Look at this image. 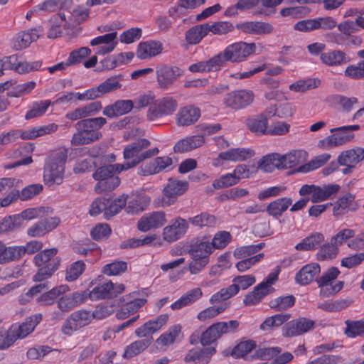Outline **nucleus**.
Returning <instances> with one entry per match:
<instances>
[{"mask_svg":"<svg viewBox=\"0 0 364 364\" xmlns=\"http://www.w3.org/2000/svg\"><path fill=\"white\" fill-rule=\"evenodd\" d=\"M107 123V119L99 117L84 119L75 124L77 132L71 139V144L80 146L91 144L102 137L100 129Z\"/></svg>","mask_w":364,"mask_h":364,"instance_id":"1","label":"nucleus"},{"mask_svg":"<svg viewBox=\"0 0 364 364\" xmlns=\"http://www.w3.org/2000/svg\"><path fill=\"white\" fill-rule=\"evenodd\" d=\"M58 249L53 247L37 253L33 262L38 267L37 272L33 277L34 282H43L51 277L59 268L61 258L57 256Z\"/></svg>","mask_w":364,"mask_h":364,"instance_id":"2","label":"nucleus"},{"mask_svg":"<svg viewBox=\"0 0 364 364\" xmlns=\"http://www.w3.org/2000/svg\"><path fill=\"white\" fill-rule=\"evenodd\" d=\"M87 11H77L73 10V12L68 11V15L65 12H59L53 15L50 21V28L47 33L48 38H56L62 36L63 34H68L63 31L66 28L80 24L88 17Z\"/></svg>","mask_w":364,"mask_h":364,"instance_id":"3","label":"nucleus"},{"mask_svg":"<svg viewBox=\"0 0 364 364\" xmlns=\"http://www.w3.org/2000/svg\"><path fill=\"white\" fill-rule=\"evenodd\" d=\"M128 169L126 162L124 164L106 165L97 168L92 174L93 178L98 181L95 186V189H99L100 192H102L116 188L120 183V179L118 176H114V174Z\"/></svg>","mask_w":364,"mask_h":364,"instance_id":"4","label":"nucleus"},{"mask_svg":"<svg viewBox=\"0 0 364 364\" xmlns=\"http://www.w3.org/2000/svg\"><path fill=\"white\" fill-rule=\"evenodd\" d=\"M58 126L54 123L39 127H33L26 131L11 130L6 133L0 134V144L6 145L15 141L18 137L23 140L34 139L38 136L55 132Z\"/></svg>","mask_w":364,"mask_h":364,"instance_id":"5","label":"nucleus"},{"mask_svg":"<svg viewBox=\"0 0 364 364\" xmlns=\"http://www.w3.org/2000/svg\"><path fill=\"white\" fill-rule=\"evenodd\" d=\"M238 327L239 322L237 320L215 323L201 333L199 342L203 346L215 343L224 334L236 332Z\"/></svg>","mask_w":364,"mask_h":364,"instance_id":"6","label":"nucleus"},{"mask_svg":"<svg viewBox=\"0 0 364 364\" xmlns=\"http://www.w3.org/2000/svg\"><path fill=\"white\" fill-rule=\"evenodd\" d=\"M178 108V102L172 96H165L157 100L149 107L146 113L148 120L157 122L172 115Z\"/></svg>","mask_w":364,"mask_h":364,"instance_id":"7","label":"nucleus"},{"mask_svg":"<svg viewBox=\"0 0 364 364\" xmlns=\"http://www.w3.org/2000/svg\"><path fill=\"white\" fill-rule=\"evenodd\" d=\"M340 274L337 267H332L329 268L318 279H316L318 287L320 288V296L322 297H328L339 292L343 287L344 282H337L334 285L332 284Z\"/></svg>","mask_w":364,"mask_h":364,"instance_id":"8","label":"nucleus"},{"mask_svg":"<svg viewBox=\"0 0 364 364\" xmlns=\"http://www.w3.org/2000/svg\"><path fill=\"white\" fill-rule=\"evenodd\" d=\"M255 50L256 46L254 43L240 41L228 46L223 50V54L228 62L240 63L246 60Z\"/></svg>","mask_w":364,"mask_h":364,"instance_id":"9","label":"nucleus"},{"mask_svg":"<svg viewBox=\"0 0 364 364\" xmlns=\"http://www.w3.org/2000/svg\"><path fill=\"white\" fill-rule=\"evenodd\" d=\"M93 318L90 311L78 310L73 312L65 320L61 328L63 334L70 336L73 331L87 326Z\"/></svg>","mask_w":364,"mask_h":364,"instance_id":"10","label":"nucleus"},{"mask_svg":"<svg viewBox=\"0 0 364 364\" xmlns=\"http://www.w3.org/2000/svg\"><path fill=\"white\" fill-rule=\"evenodd\" d=\"M315 327L313 320L305 317H300L285 323L282 328L284 337H294L304 334Z\"/></svg>","mask_w":364,"mask_h":364,"instance_id":"11","label":"nucleus"},{"mask_svg":"<svg viewBox=\"0 0 364 364\" xmlns=\"http://www.w3.org/2000/svg\"><path fill=\"white\" fill-rule=\"evenodd\" d=\"M125 289L122 284H114L111 281L100 284L89 293L92 300L112 299L122 294ZM88 296V294H87Z\"/></svg>","mask_w":364,"mask_h":364,"instance_id":"12","label":"nucleus"},{"mask_svg":"<svg viewBox=\"0 0 364 364\" xmlns=\"http://www.w3.org/2000/svg\"><path fill=\"white\" fill-rule=\"evenodd\" d=\"M156 73L159 87L168 90L174 85L182 71L176 66L162 65L156 68Z\"/></svg>","mask_w":364,"mask_h":364,"instance_id":"13","label":"nucleus"},{"mask_svg":"<svg viewBox=\"0 0 364 364\" xmlns=\"http://www.w3.org/2000/svg\"><path fill=\"white\" fill-rule=\"evenodd\" d=\"M330 132L333 134L320 140L319 146L324 148H332L344 144L354 137V134L348 131L345 126L331 129Z\"/></svg>","mask_w":364,"mask_h":364,"instance_id":"14","label":"nucleus"},{"mask_svg":"<svg viewBox=\"0 0 364 364\" xmlns=\"http://www.w3.org/2000/svg\"><path fill=\"white\" fill-rule=\"evenodd\" d=\"M254 99L252 92L240 90L226 95L224 102L227 107L234 109L244 108L250 105Z\"/></svg>","mask_w":364,"mask_h":364,"instance_id":"15","label":"nucleus"},{"mask_svg":"<svg viewBox=\"0 0 364 364\" xmlns=\"http://www.w3.org/2000/svg\"><path fill=\"white\" fill-rule=\"evenodd\" d=\"M211 236L205 235L196 237L191 240L189 244L188 253L191 257H204L210 259V255L213 252L210 245Z\"/></svg>","mask_w":364,"mask_h":364,"instance_id":"16","label":"nucleus"},{"mask_svg":"<svg viewBox=\"0 0 364 364\" xmlns=\"http://www.w3.org/2000/svg\"><path fill=\"white\" fill-rule=\"evenodd\" d=\"M188 228V223L185 219L178 217L171 223L164 228L163 231L164 240L173 242L182 237Z\"/></svg>","mask_w":364,"mask_h":364,"instance_id":"17","label":"nucleus"},{"mask_svg":"<svg viewBox=\"0 0 364 364\" xmlns=\"http://www.w3.org/2000/svg\"><path fill=\"white\" fill-rule=\"evenodd\" d=\"M60 222L58 217H50L41 220L27 230V235L31 237H42L57 228Z\"/></svg>","mask_w":364,"mask_h":364,"instance_id":"18","label":"nucleus"},{"mask_svg":"<svg viewBox=\"0 0 364 364\" xmlns=\"http://www.w3.org/2000/svg\"><path fill=\"white\" fill-rule=\"evenodd\" d=\"M173 164L171 157L164 156L155 158L153 161L142 164L139 168V174L141 176H149L159 173Z\"/></svg>","mask_w":364,"mask_h":364,"instance_id":"19","label":"nucleus"},{"mask_svg":"<svg viewBox=\"0 0 364 364\" xmlns=\"http://www.w3.org/2000/svg\"><path fill=\"white\" fill-rule=\"evenodd\" d=\"M235 27L245 33L257 36L270 34L274 31V27L272 24L263 21L240 23H237Z\"/></svg>","mask_w":364,"mask_h":364,"instance_id":"20","label":"nucleus"},{"mask_svg":"<svg viewBox=\"0 0 364 364\" xmlns=\"http://www.w3.org/2000/svg\"><path fill=\"white\" fill-rule=\"evenodd\" d=\"M166 222V215L163 211L153 212L144 215L137 223L138 229L141 232H147L151 229L163 226Z\"/></svg>","mask_w":364,"mask_h":364,"instance_id":"21","label":"nucleus"},{"mask_svg":"<svg viewBox=\"0 0 364 364\" xmlns=\"http://www.w3.org/2000/svg\"><path fill=\"white\" fill-rule=\"evenodd\" d=\"M216 352L215 347L191 349L184 358V361L190 364H208Z\"/></svg>","mask_w":364,"mask_h":364,"instance_id":"22","label":"nucleus"},{"mask_svg":"<svg viewBox=\"0 0 364 364\" xmlns=\"http://www.w3.org/2000/svg\"><path fill=\"white\" fill-rule=\"evenodd\" d=\"M164 49L162 43L158 41H147L139 43L136 56L141 60L149 59L161 53Z\"/></svg>","mask_w":364,"mask_h":364,"instance_id":"23","label":"nucleus"},{"mask_svg":"<svg viewBox=\"0 0 364 364\" xmlns=\"http://www.w3.org/2000/svg\"><path fill=\"white\" fill-rule=\"evenodd\" d=\"M168 319V314H161L156 318L149 320L141 326L137 328L135 330V334L136 336L141 338L151 336L153 333L161 329V327L167 323Z\"/></svg>","mask_w":364,"mask_h":364,"instance_id":"24","label":"nucleus"},{"mask_svg":"<svg viewBox=\"0 0 364 364\" xmlns=\"http://www.w3.org/2000/svg\"><path fill=\"white\" fill-rule=\"evenodd\" d=\"M87 298L86 291H75L70 295L60 297L58 301V307L62 312H68L85 302Z\"/></svg>","mask_w":364,"mask_h":364,"instance_id":"25","label":"nucleus"},{"mask_svg":"<svg viewBox=\"0 0 364 364\" xmlns=\"http://www.w3.org/2000/svg\"><path fill=\"white\" fill-rule=\"evenodd\" d=\"M321 272L318 263H310L304 265L295 275V282L301 286L309 284Z\"/></svg>","mask_w":364,"mask_h":364,"instance_id":"26","label":"nucleus"},{"mask_svg":"<svg viewBox=\"0 0 364 364\" xmlns=\"http://www.w3.org/2000/svg\"><path fill=\"white\" fill-rule=\"evenodd\" d=\"M134 108V102L130 100H121L106 106L103 114L109 118L117 117L129 113Z\"/></svg>","mask_w":364,"mask_h":364,"instance_id":"27","label":"nucleus"},{"mask_svg":"<svg viewBox=\"0 0 364 364\" xmlns=\"http://www.w3.org/2000/svg\"><path fill=\"white\" fill-rule=\"evenodd\" d=\"M320 60L326 66H340L350 62V57L343 50H332L321 53Z\"/></svg>","mask_w":364,"mask_h":364,"instance_id":"28","label":"nucleus"},{"mask_svg":"<svg viewBox=\"0 0 364 364\" xmlns=\"http://www.w3.org/2000/svg\"><path fill=\"white\" fill-rule=\"evenodd\" d=\"M177 116L178 125L189 126L198 121L200 116V110L193 105H188L181 108Z\"/></svg>","mask_w":364,"mask_h":364,"instance_id":"29","label":"nucleus"},{"mask_svg":"<svg viewBox=\"0 0 364 364\" xmlns=\"http://www.w3.org/2000/svg\"><path fill=\"white\" fill-rule=\"evenodd\" d=\"M65 168L55 162L47 161L44 168V180L48 183L60 184L63 182Z\"/></svg>","mask_w":364,"mask_h":364,"instance_id":"30","label":"nucleus"},{"mask_svg":"<svg viewBox=\"0 0 364 364\" xmlns=\"http://www.w3.org/2000/svg\"><path fill=\"white\" fill-rule=\"evenodd\" d=\"M149 145L150 141L148 139L144 138L139 139L124 148L123 151L124 158L126 160L132 159L130 162L137 161L141 151L148 148Z\"/></svg>","mask_w":364,"mask_h":364,"instance_id":"31","label":"nucleus"},{"mask_svg":"<svg viewBox=\"0 0 364 364\" xmlns=\"http://www.w3.org/2000/svg\"><path fill=\"white\" fill-rule=\"evenodd\" d=\"M363 160H364V149L361 147L342 151L338 156L340 165H353L355 167Z\"/></svg>","mask_w":364,"mask_h":364,"instance_id":"32","label":"nucleus"},{"mask_svg":"<svg viewBox=\"0 0 364 364\" xmlns=\"http://www.w3.org/2000/svg\"><path fill=\"white\" fill-rule=\"evenodd\" d=\"M204 144L203 136L194 135L179 140L174 146L173 150L176 153H183L196 149Z\"/></svg>","mask_w":364,"mask_h":364,"instance_id":"33","label":"nucleus"},{"mask_svg":"<svg viewBox=\"0 0 364 364\" xmlns=\"http://www.w3.org/2000/svg\"><path fill=\"white\" fill-rule=\"evenodd\" d=\"M69 290L67 285L55 287L50 290L43 293L36 298V303L41 306H50L53 304L56 299L61 294Z\"/></svg>","mask_w":364,"mask_h":364,"instance_id":"34","label":"nucleus"},{"mask_svg":"<svg viewBox=\"0 0 364 364\" xmlns=\"http://www.w3.org/2000/svg\"><path fill=\"white\" fill-rule=\"evenodd\" d=\"M209 32V23L196 25L186 32V40L188 44L196 45L199 43Z\"/></svg>","mask_w":364,"mask_h":364,"instance_id":"35","label":"nucleus"},{"mask_svg":"<svg viewBox=\"0 0 364 364\" xmlns=\"http://www.w3.org/2000/svg\"><path fill=\"white\" fill-rule=\"evenodd\" d=\"M203 296L202 290L200 288H195L188 291L177 301L173 303L171 306V309L178 310L185 306H189Z\"/></svg>","mask_w":364,"mask_h":364,"instance_id":"36","label":"nucleus"},{"mask_svg":"<svg viewBox=\"0 0 364 364\" xmlns=\"http://www.w3.org/2000/svg\"><path fill=\"white\" fill-rule=\"evenodd\" d=\"M292 203V199L288 197L278 198L271 202L266 208L269 215L279 218Z\"/></svg>","mask_w":364,"mask_h":364,"instance_id":"37","label":"nucleus"},{"mask_svg":"<svg viewBox=\"0 0 364 364\" xmlns=\"http://www.w3.org/2000/svg\"><path fill=\"white\" fill-rule=\"evenodd\" d=\"M255 154V151L251 149L237 148L221 152L219 157L223 160L244 161L252 157Z\"/></svg>","mask_w":364,"mask_h":364,"instance_id":"38","label":"nucleus"},{"mask_svg":"<svg viewBox=\"0 0 364 364\" xmlns=\"http://www.w3.org/2000/svg\"><path fill=\"white\" fill-rule=\"evenodd\" d=\"M188 188V183L175 178H169L164 188V195L168 198H176L183 194Z\"/></svg>","mask_w":364,"mask_h":364,"instance_id":"39","label":"nucleus"},{"mask_svg":"<svg viewBox=\"0 0 364 364\" xmlns=\"http://www.w3.org/2000/svg\"><path fill=\"white\" fill-rule=\"evenodd\" d=\"M259 166L265 171H272L275 168H284L283 155L277 153L267 154L262 158Z\"/></svg>","mask_w":364,"mask_h":364,"instance_id":"40","label":"nucleus"},{"mask_svg":"<svg viewBox=\"0 0 364 364\" xmlns=\"http://www.w3.org/2000/svg\"><path fill=\"white\" fill-rule=\"evenodd\" d=\"M339 189L340 186L337 184H328L323 188L315 185V191L309 199L314 203L321 202L336 193Z\"/></svg>","mask_w":364,"mask_h":364,"instance_id":"41","label":"nucleus"},{"mask_svg":"<svg viewBox=\"0 0 364 364\" xmlns=\"http://www.w3.org/2000/svg\"><path fill=\"white\" fill-rule=\"evenodd\" d=\"M38 32V29L33 28L19 33L14 44V48L16 50L26 48L33 41H36L39 38Z\"/></svg>","mask_w":364,"mask_h":364,"instance_id":"42","label":"nucleus"},{"mask_svg":"<svg viewBox=\"0 0 364 364\" xmlns=\"http://www.w3.org/2000/svg\"><path fill=\"white\" fill-rule=\"evenodd\" d=\"M153 338L138 340L126 347L123 357L132 358L146 350L151 343Z\"/></svg>","mask_w":364,"mask_h":364,"instance_id":"43","label":"nucleus"},{"mask_svg":"<svg viewBox=\"0 0 364 364\" xmlns=\"http://www.w3.org/2000/svg\"><path fill=\"white\" fill-rule=\"evenodd\" d=\"M323 240L324 236L323 234L314 232L302 240L301 242L295 246V248L299 251L312 250L316 249Z\"/></svg>","mask_w":364,"mask_h":364,"instance_id":"44","label":"nucleus"},{"mask_svg":"<svg viewBox=\"0 0 364 364\" xmlns=\"http://www.w3.org/2000/svg\"><path fill=\"white\" fill-rule=\"evenodd\" d=\"M249 129L256 134H267L268 121L263 115H257L252 118H249L246 122Z\"/></svg>","mask_w":364,"mask_h":364,"instance_id":"45","label":"nucleus"},{"mask_svg":"<svg viewBox=\"0 0 364 364\" xmlns=\"http://www.w3.org/2000/svg\"><path fill=\"white\" fill-rule=\"evenodd\" d=\"M291 318V314L282 313L266 318L261 323L260 329L262 331L272 330L274 327H279L287 322Z\"/></svg>","mask_w":364,"mask_h":364,"instance_id":"46","label":"nucleus"},{"mask_svg":"<svg viewBox=\"0 0 364 364\" xmlns=\"http://www.w3.org/2000/svg\"><path fill=\"white\" fill-rule=\"evenodd\" d=\"M127 196L122 195L114 200L107 198V208L105 210V218L109 220L111 218L117 215L120 210L125 207L127 203Z\"/></svg>","mask_w":364,"mask_h":364,"instance_id":"47","label":"nucleus"},{"mask_svg":"<svg viewBox=\"0 0 364 364\" xmlns=\"http://www.w3.org/2000/svg\"><path fill=\"white\" fill-rule=\"evenodd\" d=\"M263 284H258L254 287L253 291L248 293L243 299L245 306H255L259 302L268 294L267 291L263 289Z\"/></svg>","mask_w":364,"mask_h":364,"instance_id":"48","label":"nucleus"},{"mask_svg":"<svg viewBox=\"0 0 364 364\" xmlns=\"http://www.w3.org/2000/svg\"><path fill=\"white\" fill-rule=\"evenodd\" d=\"M307 153L305 151L296 150L283 155L284 168H292L306 161Z\"/></svg>","mask_w":364,"mask_h":364,"instance_id":"49","label":"nucleus"},{"mask_svg":"<svg viewBox=\"0 0 364 364\" xmlns=\"http://www.w3.org/2000/svg\"><path fill=\"white\" fill-rule=\"evenodd\" d=\"M296 302V298L293 295L279 296L272 299L269 302V307L277 311H282L291 308Z\"/></svg>","mask_w":364,"mask_h":364,"instance_id":"50","label":"nucleus"},{"mask_svg":"<svg viewBox=\"0 0 364 364\" xmlns=\"http://www.w3.org/2000/svg\"><path fill=\"white\" fill-rule=\"evenodd\" d=\"M346 328L345 335L348 338L364 336V318L358 321L347 320L345 321Z\"/></svg>","mask_w":364,"mask_h":364,"instance_id":"51","label":"nucleus"},{"mask_svg":"<svg viewBox=\"0 0 364 364\" xmlns=\"http://www.w3.org/2000/svg\"><path fill=\"white\" fill-rule=\"evenodd\" d=\"M50 105L51 101L49 100L33 102L26 112L25 119L29 120L43 115Z\"/></svg>","mask_w":364,"mask_h":364,"instance_id":"52","label":"nucleus"},{"mask_svg":"<svg viewBox=\"0 0 364 364\" xmlns=\"http://www.w3.org/2000/svg\"><path fill=\"white\" fill-rule=\"evenodd\" d=\"M239 288L235 283L233 282V284L229 287L223 288L219 291L214 294L210 299V303L214 304L225 301L237 294Z\"/></svg>","mask_w":364,"mask_h":364,"instance_id":"53","label":"nucleus"},{"mask_svg":"<svg viewBox=\"0 0 364 364\" xmlns=\"http://www.w3.org/2000/svg\"><path fill=\"white\" fill-rule=\"evenodd\" d=\"M351 304V301L348 299H338L333 301H326L318 304V308L328 312L341 311Z\"/></svg>","mask_w":364,"mask_h":364,"instance_id":"54","label":"nucleus"},{"mask_svg":"<svg viewBox=\"0 0 364 364\" xmlns=\"http://www.w3.org/2000/svg\"><path fill=\"white\" fill-rule=\"evenodd\" d=\"M124 80V76L121 74L112 76L100 84L102 95H105L122 87L121 82Z\"/></svg>","mask_w":364,"mask_h":364,"instance_id":"55","label":"nucleus"},{"mask_svg":"<svg viewBox=\"0 0 364 364\" xmlns=\"http://www.w3.org/2000/svg\"><path fill=\"white\" fill-rule=\"evenodd\" d=\"M257 346V343L253 340H242L237 345L232 348L233 358H244L247 354L251 352Z\"/></svg>","mask_w":364,"mask_h":364,"instance_id":"56","label":"nucleus"},{"mask_svg":"<svg viewBox=\"0 0 364 364\" xmlns=\"http://www.w3.org/2000/svg\"><path fill=\"white\" fill-rule=\"evenodd\" d=\"M181 331V327L180 325H174L170 327L166 333L161 334L156 340V343L164 346L170 345L175 342Z\"/></svg>","mask_w":364,"mask_h":364,"instance_id":"57","label":"nucleus"},{"mask_svg":"<svg viewBox=\"0 0 364 364\" xmlns=\"http://www.w3.org/2000/svg\"><path fill=\"white\" fill-rule=\"evenodd\" d=\"M86 265L82 260H77L72 263L66 269L65 280L73 282L77 279L85 272Z\"/></svg>","mask_w":364,"mask_h":364,"instance_id":"58","label":"nucleus"},{"mask_svg":"<svg viewBox=\"0 0 364 364\" xmlns=\"http://www.w3.org/2000/svg\"><path fill=\"white\" fill-rule=\"evenodd\" d=\"M188 221L194 226L199 228L213 227L216 223V218L208 213H202L193 218H190Z\"/></svg>","mask_w":364,"mask_h":364,"instance_id":"59","label":"nucleus"},{"mask_svg":"<svg viewBox=\"0 0 364 364\" xmlns=\"http://www.w3.org/2000/svg\"><path fill=\"white\" fill-rule=\"evenodd\" d=\"M43 190V186L42 184H31L24 187L21 191L18 190L19 196L17 197L18 199H20L22 201H26L40 194Z\"/></svg>","mask_w":364,"mask_h":364,"instance_id":"60","label":"nucleus"},{"mask_svg":"<svg viewBox=\"0 0 364 364\" xmlns=\"http://www.w3.org/2000/svg\"><path fill=\"white\" fill-rule=\"evenodd\" d=\"M127 270V263L124 261L116 260L105 264L102 272L107 276L119 275Z\"/></svg>","mask_w":364,"mask_h":364,"instance_id":"61","label":"nucleus"},{"mask_svg":"<svg viewBox=\"0 0 364 364\" xmlns=\"http://www.w3.org/2000/svg\"><path fill=\"white\" fill-rule=\"evenodd\" d=\"M18 260L17 246L6 247L0 241V264Z\"/></svg>","mask_w":364,"mask_h":364,"instance_id":"62","label":"nucleus"},{"mask_svg":"<svg viewBox=\"0 0 364 364\" xmlns=\"http://www.w3.org/2000/svg\"><path fill=\"white\" fill-rule=\"evenodd\" d=\"M331 158V154H323L312 159L309 163L299 167L297 171L308 172L316 169L324 165Z\"/></svg>","mask_w":364,"mask_h":364,"instance_id":"63","label":"nucleus"},{"mask_svg":"<svg viewBox=\"0 0 364 364\" xmlns=\"http://www.w3.org/2000/svg\"><path fill=\"white\" fill-rule=\"evenodd\" d=\"M232 236L229 232L219 231L210 240V245L214 251L215 249H223L231 241Z\"/></svg>","mask_w":364,"mask_h":364,"instance_id":"64","label":"nucleus"}]
</instances>
